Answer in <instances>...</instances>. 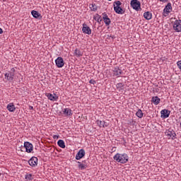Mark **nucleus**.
Instances as JSON below:
<instances>
[{"label":"nucleus","mask_w":181,"mask_h":181,"mask_svg":"<svg viewBox=\"0 0 181 181\" xmlns=\"http://www.w3.org/2000/svg\"><path fill=\"white\" fill-rule=\"evenodd\" d=\"M25 180H33V175L32 174L25 175Z\"/></svg>","instance_id":"obj_28"},{"label":"nucleus","mask_w":181,"mask_h":181,"mask_svg":"<svg viewBox=\"0 0 181 181\" xmlns=\"http://www.w3.org/2000/svg\"><path fill=\"white\" fill-rule=\"evenodd\" d=\"M112 151H114V148H112Z\"/></svg>","instance_id":"obj_43"},{"label":"nucleus","mask_w":181,"mask_h":181,"mask_svg":"<svg viewBox=\"0 0 181 181\" xmlns=\"http://www.w3.org/2000/svg\"><path fill=\"white\" fill-rule=\"evenodd\" d=\"M6 108L10 112H13L15 110H16V107H15V105H13V103H9Z\"/></svg>","instance_id":"obj_18"},{"label":"nucleus","mask_w":181,"mask_h":181,"mask_svg":"<svg viewBox=\"0 0 181 181\" xmlns=\"http://www.w3.org/2000/svg\"><path fill=\"white\" fill-rule=\"evenodd\" d=\"M117 88H120L122 90L124 88V83H119L116 85Z\"/></svg>","instance_id":"obj_31"},{"label":"nucleus","mask_w":181,"mask_h":181,"mask_svg":"<svg viewBox=\"0 0 181 181\" xmlns=\"http://www.w3.org/2000/svg\"><path fill=\"white\" fill-rule=\"evenodd\" d=\"M122 74V71L119 67L114 68L113 69V76H118L119 77V75Z\"/></svg>","instance_id":"obj_14"},{"label":"nucleus","mask_w":181,"mask_h":181,"mask_svg":"<svg viewBox=\"0 0 181 181\" xmlns=\"http://www.w3.org/2000/svg\"><path fill=\"white\" fill-rule=\"evenodd\" d=\"M30 110H33V106H29Z\"/></svg>","instance_id":"obj_38"},{"label":"nucleus","mask_w":181,"mask_h":181,"mask_svg":"<svg viewBox=\"0 0 181 181\" xmlns=\"http://www.w3.org/2000/svg\"><path fill=\"white\" fill-rule=\"evenodd\" d=\"M112 151H114V148H112Z\"/></svg>","instance_id":"obj_44"},{"label":"nucleus","mask_w":181,"mask_h":181,"mask_svg":"<svg viewBox=\"0 0 181 181\" xmlns=\"http://www.w3.org/2000/svg\"><path fill=\"white\" fill-rule=\"evenodd\" d=\"M130 5L135 11H139L141 9V1L138 0H132Z\"/></svg>","instance_id":"obj_4"},{"label":"nucleus","mask_w":181,"mask_h":181,"mask_svg":"<svg viewBox=\"0 0 181 181\" xmlns=\"http://www.w3.org/2000/svg\"><path fill=\"white\" fill-rule=\"evenodd\" d=\"M64 115H66V116H71L73 115V113L71 112V109H69V108H65L63 111Z\"/></svg>","instance_id":"obj_20"},{"label":"nucleus","mask_w":181,"mask_h":181,"mask_svg":"<svg viewBox=\"0 0 181 181\" xmlns=\"http://www.w3.org/2000/svg\"><path fill=\"white\" fill-rule=\"evenodd\" d=\"M173 29L175 32H181V20H175L173 23Z\"/></svg>","instance_id":"obj_7"},{"label":"nucleus","mask_w":181,"mask_h":181,"mask_svg":"<svg viewBox=\"0 0 181 181\" xmlns=\"http://www.w3.org/2000/svg\"><path fill=\"white\" fill-rule=\"evenodd\" d=\"M89 6L91 11H93V12H95V11H97V6L95 5V4H90Z\"/></svg>","instance_id":"obj_26"},{"label":"nucleus","mask_w":181,"mask_h":181,"mask_svg":"<svg viewBox=\"0 0 181 181\" xmlns=\"http://www.w3.org/2000/svg\"><path fill=\"white\" fill-rule=\"evenodd\" d=\"M95 21H97L98 22V23H100V22L103 21V18H101V16L96 14V16L94 18Z\"/></svg>","instance_id":"obj_25"},{"label":"nucleus","mask_w":181,"mask_h":181,"mask_svg":"<svg viewBox=\"0 0 181 181\" xmlns=\"http://www.w3.org/2000/svg\"><path fill=\"white\" fill-rule=\"evenodd\" d=\"M136 117L138 118H142L144 117V112H142V110L141 109H139V110L136 113Z\"/></svg>","instance_id":"obj_24"},{"label":"nucleus","mask_w":181,"mask_h":181,"mask_svg":"<svg viewBox=\"0 0 181 181\" xmlns=\"http://www.w3.org/2000/svg\"><path fill=\"white\" fill-rule=\"evenodd\" d=\"M108 1H111V0H108Z\"/></svg>","instance_id":"obj_45"},{"label":"nucleus","mask_w":181,"mask_h":181,"mask_svg":"<svg viewBox=\"0 0 181 181\" xmlns=\"http://www.w3.org/2000/svg\"><path fill=\"white\" fill-rule=\"evenodd\" d=\"M114 11L116 12V13H118L119 15H124L125 13V11L122 9V8L120 7H114Z\"/></svg>","instance_id":"obj_16"},{"label":"nucleus","mask_w":181,"mask_h":181,"mask_svg":"<svg viewBox=\"0 0 181 181\" xmlns=\"http://www.w3.org/2000/svg\"><path fill=\"white\" fill-rule=\"evenodd\" d=\"M31 15L33 16V18H35L36 19H42V15H40V13L37 11H32Z\"/></svg>","instance_id":"obj_13"},{"label":"nucleus","mask_w":181,"mask_h":181,"mask_svg":"<svg viewBox=\"0 0 181 181\" xmlns=\"http://www.w3.org/2000/svg\"><path fill=\"white\" fill-rule=\"evenodd\" d=\"M170 9H172V4L168 3L163 10V16H168V15L170 13V11H169Z\"/></svg>","instance_id":"obj_9"},{"label":"nucleus","mask_w":181,"mask_h":181,"mask_svg":"<svg viewBox=\"0 0 181 181\" xmlns=\"http://www.w3.org/2000/svg\"><path fill=\"white\" fill-rule=\"evenodd\" d=\"M82 163H85V164H86V160H84V161H82Z\"/></svg>","instance_id":"obj_40"},{"label":"nucleus","mask_w":181,"mask_h":181,"mask_svg":"<svg viewBox=\"0 0 181 181\" xmlns=\"http://www.w3.org/2000/svg\"><path fill=\"white\" fill-rule=\"evenodd\" d=\"M96 124L101 128L103 127V128H104V123L103 121L101 120H97L96 121Z\"/></svg>","instance_id":"obj_30"},{"label":"nucleus","mask_w":181,"mask_h":181,"mask_svg":"<svg viewBox=\"0 0 181 181\" xmlns=\"http://www.w3.org/2000/svg\"><path fill=\"white\" fill-rule=\"evenodd\" d=\"M28 163L30 166H32L33 168L35 166H37V158L36 157H32L29 160Z\"/></svg>","instance_id":"obj_11"},{"label":"nucleus","mask_w":181,"mask_h":181,"mask_svg":"<svg viewBox=\"0 0 181 181\" xmlns=\"http://www.w3.org/2000/svg\"><path fill=\"white\" fill-rule=\"evenodd\" d=\"M114 160H116V162H118L119 163H127L128 162V159L129 158L128 157V155L126 153H117L114 157H113Z\"/></svg>","instance_id":"obj_1"},{"label":"nucleus","mask_w":181,"mask_h":181,"mask_svg":"<svg viewBox=\"0 0 181 181\" xmlns=\"http://www.w3.org/2000/svg\"><path fill=\"white\" fill-rule=\"evenodd\" d=\"M24 148H25V152L30 153L33 151V144L29 141H25L24 142Z\"/></svg>","instance_id":"obj_5"},{"label":"nucleus","mask_w":181,"mask_h":181,"mask_svg":"<svg viewBox=\"0 0 181 181\" xmlns=\"http://www.w3.org/2000/svg\"><path fill=\"white\" fill-rule=\"evenodd\" d=\"M165 134L166 136H168V139H170V138L173 141L176 139V133L173 129H169L168 130L165 131Z\"/></svg>","instance_id":"obj_3"},{"label":"nucleus","mask_w":181,"mask_h":181,"mask_svg":"<svg viewBox=\"0 0 181 181\" xmlns=\"http://www.w3.org/2000/svg\"><path fill=\"white\" fill-rule=\"evenodd\" d=\"M1 33H4V30H2V28H0V35H1Z\"/></svg>","instance_id":"obj_37"},{"label":"nucleus","mask_w":181,"mask_h":181,"mask_svg":"<svg viewBox=\"0 0 181 181\" xmlns=\"http://www.w3.org/2000/svg\"><path fill=\"white\" fill-rule=\"evenodd\" d=\"M84 156H86V151H84V149H81L76 153L75 158L76 160H80V159H82V158H84Z\"/></svg>","instance_id":"obj_8"},{"label":"nucleus","mask_w":181,"mask_h":181,"mask_svg":"<svg viewBox=\"0 0 181 181\" xmlns=\"http://www.w3.org/2000/svg\"><path fill=\"white\" fill-rule=\"evenodd\" d=\"M83 33H86V35H91V28L87 25V24L83 23V28H82Z\"/></svg>","instance_id":"obj_10"},{"label":"nucleus","mask_w":181,"mask_h":181,"mask_svg":"<svg viewBox=\"0 0 181 181\" xmlns=\"http://www.w3.org/2000/svg\"><path fill=\"white\" fill-rule=\"evenodd\" d=\"M109 125H110V123L103 121V128H105V127H109Z\"/></svg>","instance_id":"obj_33"},{"label":"nucleus","mask_w":181,"mask_h":181,"mask_svg":"<svg viewBox=\"0 0 181 181\" xmlns=\"http://www.w3.org/2000/svg\"><path fill=\"white\" fill-rule=\"evenodd\" d=\"M144 18L147 21H151L152 19V13L149 11H146L144 13Z\"/></svg>","instance_id":"obj_17"},{"label":"nucleus","mask_w":181,"mask_h":181,"mask_svg":"<svg viewBox=\"0 0 181 181\" xmlns=\"http://www.w3.org/2000/svg\"><path fill=\"white\" fill-rule=\"evenodd\" d=\"M108 18H109L108 16L105 13H103V21H105V19H108Z\"/></svg>","instance_id":"obj_32"},{"label":"nucleus","mask_w":181,"mask_h":181,"mask_svg":"<svg viewBox=\"0 0 181 181\" xmlns=\"http://www.w3.org/2000/svg\"><path fill=\"white\" fill-rule=\"evenodd\" d=\"M90 84H95V81L94 79H90L89 81Z\"/></svg>","instance_id":"obj_35"},{"label":"nucleus","mask_w":181,"mask_h":181,"mask_svg":"<svg viewBox=\"0 0 181 181\" xmlns=\"http://www.w3.org/2000/svg\"><path fill=\"white\" fill-rule=\"evenodd\" d=\"M53 138H54V139H59V136H57V135H54V136H53Z\"/></svg>","instance_id":"obj_36"},{"label":"nucleus","mask_w":181,"mask_h":181,"mask_svg":"<svg viewBox=\"0 0 181 181\" xmlns=\"http://www.w3.org/2000/svg\"><path fill=\"white\" fill-rule=\"evenodd\" d=\"M151 101L155 105H158V104L160 103V98H159L158 96H154L152 98Z\"/></svg>","instance_id":"obj_19"},{"label":"nucleus","mask_w":181,"mask_h":181,"mask_svg":"<svg viewBox=\"0 0 181 181\" xmlns=\"http://www.w3.org/2000/svg\"><path fill=\"white\" fill-rule=\"evenodd\" d=\"M57 145L58 146H59V148H62L63 149H64V148H66V144H64V141L60 139L57 141Z\"/></svg>","instance_id":"obj_23"},{"label":"nucleus","mask_w":181,"mask_h":181,"mask_svg":"<svg viewBox=\"0 0 181 181\" xmlns=\"http://www.w3.org/2000/svg\"><path fill=\"white\" fill-rule=\"evenodd\" d=\"M104 21V23H105L106 26H110V25L111 24V20L109 18H106Z\"/></svg>","instance_id":"obj_29"},{"label":"nucleus","mask_w":181,"mask_h":181,"mask_svg":"<svg viewBox=\"0 0 181 181\" xmlns=\"http://www.w3.org/2000/svg\"><path fill=\"white\" fill-rule=\"evenodd\" d=\"M55 64L59 69H62L64 66V60L62 57H58L55 60Z\"/></svg>","instance_id":"obj_6"},{"label":"nucleus","mask_w":181,"mask_h":181,"mask_svg":"<svg viewBox=\"0 0 181 181\" xmlns=\"http://www.w3.org/2000/svg\"><path fill=\"white\" fill-rule=\"evenodd\" d=\"M5 78L7 79V81H13V77H15V69L12 68L11 72H7L5 74Z\"/></svg>","instance_id":"obj_2"},{"label":"nucleus","mask_w":181,"mask_h":181,"mask_svg":"<svg viewBox=\"0 0 181 181\" xmlns=\"http://www.w3.org/2000/svg\"><path fill=\"white\" fill-rule=\"evenodd\" d=\"M160 114L161 117H163L164 118H169V115H170V111L164 109L161 110Z\"/></svg>","instance_id":"obj_12"},{"label":"nucleus","mask_w":181,"mask_h":181,"mask_svg":"<svg viewBox=\"0 0 181 181\" xmlns=\"http://www.w3.org/2000/svg\"><path fill=\"white\" fill-rule=\"evenodd\" d=\"M4 1H6V0H3Z\"/></svg>","instance_id":"obj_41"},{"label":"nucleus","mask_w":181,"mask_h":181,"mask_svg":"<svg viewBox=\"0 0 181 181\" xmlns=\"http://www.w3.org/2000/svg\"><path fill=\"white\" fill-rule=\"evenodd\" d=\"M112 151H114V148H112Z\"/></svg>","instance_id":"obj_42"},{"label":"nucleus","mask_w":181,"mask_h":181,"mask_svg":"<svg viewBox=\"0 0 181 181\" xmlns=\"http://www.w3.org/2000/svg\"><path fill=\"white\" fill-rule=\"evenodd\" d=\"M121 5H122V3H121V1H115V3H114V8L120 7Z\"/></svg>","instance_id":"obj_27"},{"label":"nucleus","mask_w":181,"mask_h":181,"mask_svg":"<svg viewBox=\"0 0 181 181\" xmlns=\"http://www.w3.org/2000/svg\"><path fill=\"white\" fill-rule=\"evenodd\" d=\"M74 53V55L76 56V57H81V56H83V52L78 49H76Z\"/></svg>","instance_id":"obj_22"},{"label":"nucleus","mask_w":181,"mask_h":181,"mask_svg":"<svg viewBox=\"0 0 181 181\" xmlns=\"http://www.w3.org/2000/svg\"><path fill=\"white\" fill-rule=\"evenodd\" d=\"M78 168L81 169V170H84V169H87V164L81 163L80 161H78Z\"/></svg>","instance_id":"obj_21"},{"label":"nucleus","mask_w":181,"mask_h":181,"mask_svg":"<svg viewBox=\"0 0 181 181\" xmlns=\"http://www.w3.org/2000/svg\"><path fill=\"white\" fill-rule=\"evenodd\" d=\"M177 64L178 69H180V70H181V61H178L177 62Z\"/></svg>","instance_id":"obj_34"},{"label":"nucleus","mask_w":181,"mask_h":181,"mask_svg":"<svg viewBox=\"0 0 181 181\" xmlns=\"http://www.w3.org/2000/svg\"><path fill=\"white\" fill-rule=\"evenodd\" d=\"M110 37H112V39H115V36H110Z\"/></svg>","instance_id":"obj_39"},{"label":"nucleus","mask_w":181,"mask_h":181,"mask_svg":"<svg viewBox=\"0 0 181 181\" xmlns=\"http://www.w3.org/2000/svg\"><path fill=\"white\" fill-rule=\"evenodd\" d=\"M47 98L48 100H50L51 101H57V100L59 99V96H57L56 94L53 95L52 93H48Z\"/></svg>","instance_id":"obj_15"}]
</instances>
